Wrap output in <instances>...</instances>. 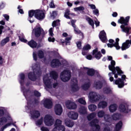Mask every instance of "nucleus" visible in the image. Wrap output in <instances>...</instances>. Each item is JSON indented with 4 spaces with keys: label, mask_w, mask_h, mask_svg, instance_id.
<instances>
[{
    "label": "nucleus",
    "mask_w": 131,
    "mask_h": 131,
    "mask_svg": "<svg viewBox=\"0 0 131 131\" xmlns=\"http://www.w3.org/2000/svg\"><path fill=\"white\" fill-rule=\"evenodd\" d=\"M6 122H8V123L6 124L5 123ZM13 119H12V118L10 115H4V110L1 109L0 110V127L1 126H2V125H4L2 127L1 129V131H4L6 128H8L9 126H11L12 124H13Z\"/></svg>",
    "instance_id": "nucleus-1"
},
{
    "label": "nucleus",
    "mask_w": 131,
    "mask_h": 131,
    "mask_svg": "<svg viewBox=\"0 0 131 131\" xmlns=\"http://www.w3.org/2000/svg\"><path fill=\"white\" fill-rule=\"evenodd\" d=\"M108 69L111 71H112V73H108V76L110 77H112V75L114 74L115 75V78H117L118 77V76L117 74L119 75H121V74H123V72L121 70H120V68L119 67H117L115 68V61L114 60H112L111 62V65L108 66Z\"/></svg>",
    "instance_id": "nucleus-2"
},
{
    "label": "nucleus",
    "mask_w": 131,
    "mask_h": 131,
    "mask_svg": "<svg viewBox=\"0 0 131 131\" xmlns=\"http://www.w3.org/2000/svg\"><path fill=\"white\" fill-rule=\"evenodd\" d=\"M130 17V16H127L124 18L123 17H121L120 19H119L118 20V23H120L121 24H124L122 25L120 27L122 29V31L123 32H125V33H126L127 34H129L130 33L129 31H130V27H125L127 26V23H128V21H129Z\"/></svg>",
    "instance_id": "nucleus-3"
},
{
    "label": "nucleus",
    "mask_w": 131,
    "mask_h": 131,
    "mask_svg": "<svg viewBox=\"0 0 131 131\" xmlns=\"http://www.w3.org/2000/svg\"><path fill=\"white\" fill-rule=\"evenodd\" d=\"M26 99L28 101V106L26 107L27 110H30V115L32 118L35 119V118H38L40 116V113L37 111H33L32 109V100L30 98L29 96H27Z\"/></svg>",
    "instance_id": "nucleus-4"
},
{
    "label": "nucleus",
    "mask_w": 131,
    "mask_h": 131,
    "mask_svg": "<svg viewBox=\"0 0 131 131\" xmlns=\"http://www.w3.org/2000/svg\"><path fill=\"white\" fill-rule=\"evenodd\" d=\"M32 69L33 70V72L29 73L28 74V77L29 79L32 81H34V80H36V78H37V76H39V75H40L41 71H40L39 65H37L36 64L33 65Z\"/></svg>",
    "instance_id": "nucleus-5"
},
{
    "label": "nucleus",
    "mask_w": 131,
    "mask_h": 131,
    "mask_svg": "<svg viewBox=\"0 0 131 131\" xmlns=\"http://www.w3.org/2000/svg\"><path fill=\"white\" fill-rule=\"evenodd\" d=\"M25 75L23 73L19 74V83L21 85V91L24 93L26 99H27V97L30 96L31 92L29 90H27L25 89V86H24V83L25 82Z\"/></svg>",
    "instance_id": "nucleus-6"
},
{
    "label": "nucleus",
    "mask_w": 131,
    "mask_h": 131,
    "mask_svg": "<svg viewBox=\"0 0 131 131\" xmlns=\"http://www.w3.org/2000/svg\"><path fill=\"white\" fill-rule=\"evenodd\" d=\"M60 78L61 81L68 82L71 78V71L69 69H65L60 73Z\"/></svg>",
    "instance_id": "nucleus-7"
},
{
    "label": "nucleus",
    "mask_w": 131,
    "mask_h": 131,
    "mask_svg": "<svg viewBox=\"0 0 131 131\" xmlns=\"http://www.w3.org/2000/svg\"><path fill=\"white\" fill-rule=\"evenodd\" d=\"M88 98L91 103H96L101 100V95L96 92H90Z\"/></svg>",
    "instance_id": "nucleus-8"
},
{
    "label": "nucleus",
    "mask_w": 131,
    "mask_h": 131,
    "mask_svg": "<svg viewBox=\"0 0 131 131\" xmlns=\"http://www.w3.org/2000/svg\"><path fill=\"white\" fill-rule=\"evenodd\" d=\"M43 82L48 89H52L53 87L55 89L58 83H54L53 82V80H50L49 77V75L47 74L43 78Z\"/></svg>",
    "instance_id": "nucleus-9"
},
{
    "label": "nucleus",
    "mask_w": 131,
    "mask_h": 131,
    "mask_svg": "<svg viewBox=\"0 0 131 131\" xmlns=\"http://www.w3.org/2000/svg\"><path fill=\"white\" fill-rule=\"evenodd\" d=\"M52 131H65V127L62 125V120L57 119L55 120Z\"/></svg>",
    "instance_id": "nucleus-10"
},
{
    "label": "nucleus",
    "mask_w": 131,
    "mask_h": 131,
    "mask_svg": "<svg viewBox=\"0 0 131 131\" xmlns=\"http://www.w3.org/2000/svg\"><path fill=\"white\" fill-rule=\"evenodd\" d=\"M43 121L47 126H52L55 122V120L52 115L47 114L43 118Z\"/></svg>",
    "instance_id": "nucleus-11"
},
{
    "label": "nucleus",
    "mask_w": 131,
    "mask_h": 131,
    "mask_svg": "<svg viewBox=\"0 0 131 131\" xmlns=\"http://www.w3.org/2000/svg\"><path fill=\"white\" fill-rule=\"evenodd\" d=\"M97 116L99 118H103V117H104V120L106 122H109L112 120L111 116L108 114L105 115V112L103 110L99 111L97 113Z\"/></svg>",
    "instance_id": "nucleus-12"
},
{
    "label": "nucleus",
    "mask_w": 131,
    "mask_h": 131,
    "mask_svg": "<svg viewBox=\"0 0 131 131\" xmlns=\"http://www.w3.org/2000/svg\"><path fill=\"white\" fill-rule=\"evenodd\" d=\"M33 33H34L36 37H39V36H41V37H43V36H45V34H46V33L45 32L42 28L40 27H38L34 29L33 30Z\"/></svg>",
    "instance_id": "nucleus-13"
},
{
    "label": "nucleus",
    "mask_w": 131,
    "mask_h": 131,
    "mask_svg": "<svg viewBox=\"0 0 131 131\" xmlns=\"http://www.w3.org/2000/svg\"><path fill=\"white\" fill-rule=\"evenodd\" d=\"M66 106L69 110H75L77 108V104L72 100H67L65 102Z\"/></svg>",
    "instance_id": "nucleus-14"
},
{
    "label": "nucleus",
    "mask_w": 131,
    "mask_h": 131,
    "mask_svg": "<svg viewBox=\"0 0 131 131\" xmlns=\"http://www.w3.org/2000/svg\"><path fill=\"white\" fill-rule=\"evenodd\" d=\"M71 83L72 84L71 86V89L72 92H75L79 90V87L78 86V84L77 83V78H73L72 79Z\"/></svg>",
    "instance_id": "nucleus-15"
},
{
    "label": "nucleus",
    "mask_w": 131,
    "mask_h": 131,
    "mask_svg": "<svg viewBox=\"0 0 131 131\" xmlns=\"http://www.w3.org/2000/svg\"><path fill=\"white\" fill-rule=\"evenodd\" d=\"M84 69L87 71V74L88 75H89V76H93V75H96V76H98V77H100V75L99 73V72L97 71H95V70L93 69H89L88 68H84Z\"/></svg>",
    "instance_id": "nucleus-16"
},
{
    "label": "nucleus",
    "mask_w": 131,
    "mask_h": 131,
    "mask_svg": "<svg viewBox=\"0 0 131 131\" xmlns=\"http://www.w3.org/2000/svg\"><path fill=\"white\" fill-rule=\"evenodd\" d=\"M106 84V81H95L94 83L93 86L96 90H101L103 88V85Z\"/></svg>",
    "instance_id": "nucleus-17"
},
{
    "label": "nucleus",
    "mask_w": 131,
    "mask_h": 131,
    "mask_svg": "<svg viewBox=\"0 0 131 131\" xmlns=\"http://www.w3.org/2000/svg\"><path fill=\"white\" fill-rule=\"evenodd\" d=\"M113 41H114L113 39H110L109 42H110V43L107 44V47L108 48H113V47H115L116 50H119L120 49L118 43L119 41V38H117L116 39V42L115 43H112Z\"/></svg>",
    "instance_id": "nucleus-18"
},
{
    "label": "nucleus",
    "mask_w": 131,
    "mask_h": 131,
    "mask_svg": "<svg viewBox=\"0 0 131 131\" xmlns=\"http://www.w3.org/2000/svg\"><path fill=\"white\" fill-rule=\"evenodd\" d=\"M45 17H46V15H45V12L42 10H36L35 18L36 19L38 20H43V19H45Z\"/></svg>",
    "instance_id": "nucleus-19"
},
{
    "label": "nucleus",
    "mask_w": 131,
    "mask_h": 131,
    "mask_svg": "<svg viewBox=\"0 0 131 131\" xmlns=\"http://www.w3.org/2000/svg\"><path fill=\"white\" fill-rule=\"evenodd\" d=\"M54 112L56 115H61L63 112V107L60 104H56L54 106Z\"/></svg>",
    "instance_id": "nucleus-20"
},
{
    "label": "nucleus",
    "mask_w": 131,
    "mask_h": 131,
    "mask_svg": "<svg viewBox=\"0 0 131 131\" xmlns=\"http://www.w3.org/2000/svg\"><path fill=\"white\" fill-rule=\"evenodd\" d=\"M119 111L122 112V113H128V112H130V109L128 108V107L124 105V104H121L119 106Z\"/></svg>",
    "instance_id": "nucleus-21"
},
{
    "label": "nucleus",
    "mask_w": 131,
    "mask_h": 131,
    "mask_svg": "<svg viewBox=\"0 0 131 131\" xmlns=\"http://www.w3.org/2000/svg\"><path fill=\"white\" fill-rule=\"evenodd\" d=\"M75 22H76V20H71L72 26L74 29V31L76 34H80V35H81V38H83V34L80 32V31L76 28V26L75 25V24H74Z\"/></svg>",
    "instance_id": "nucleus-22"
},
{
    "label": "nucleus",
    "mask_w": 131,
    "mask_h": 131,
    "mask_svg": "<svg viewBox=\"0 0 131 131\" xmlns=\"http://www.w3.org/2000/svg\"><path fill=\"white\" fill-rule=\"evenodd\" d=\"M68 116L71 119L76 120L78 118V113L74 111H70L68 113Z\"/></svg>",
    "instance_id": "nucleus-23"
},
{
    "label": "nucleus",
    "mask_w": 131,
    "mask_h": 131,
    "mask_svg": "<svg viewBox=\"0 0 131 131\" xmlns=\"http://www.w3.org/2000/svg\"><path fill=\"white\" fill-rule=\"evenodd\" d=\"M43 105L47 109H51L53 107V101L51 99H46L43 101Z\"/></svg>",
    "instance_id": "nucleus-24"
},
{
    "label": "nucleus",
    "mask_w": 131,
    "mask_h": 131,
    "mask_svg": "<svg viewBox=\"0 0 131 131\" xmlns=\"http://www.w3.org/2000/svg\"><path fill=\"white\" fill-rule=\"evenodd\" d=\"M36 14V10H30L29 11V17L28 20L29 21L30 23H33L34 22V19L32 18L33 16H35Z\"/></svg>",
    "instance_id": "nucleus-25"
},
{
    "label": "nucleus",
    "mask_w": 131,
    "mask_h": 131,
    "mask_svg": "<svg viewBox=\"0 0 131 131\" xmlns=\"http://www.w3.org/2000/svg\"><path fill=\"white\" fill-rule=\"evenodd\" d=\"M61 62L58 59H53L51 62V66L53 68H56V67H59L61 66Z\"/></svg>",
    "instance_id": "nucleus-26"
},
{
    "label": "nucleus",
    "mask_w": 131,
    "mask_h": 131,
    "mask_svg": "<svg viewBox=\"0 0 131 131\" xmlns=\"http://www.w3.org/2000/svg\"><path fill=\"white\" fill-rule=\"evenodd\" d=\"M117 108H118V105L116 103H113L108 106V110L111 113H114V112H116Z\"/></svg>",
    "instance_id": "nucleus-27"
},
{
    "label": "nucleus",
    "mask_w": 131,
    "mask_h": 131,
    "mask_svg": "<svg viewBox=\"0 0 131 131\" xmlns=\"http://www.w3.org/2000/svg\"><path fill=\"white\" fill-rule=\"evenodd\" d=\"M99 38L102 42H106L107 40V36H106V33L104 31L100 32L99 34Z\"/></svg>",
    "instance_id": "nucleus-28"
},
{
    "label": "nucleus",
    "mask_w": 131,
    "mask_h": 131,
    "mask_svg": "<svg viewBox=\"0 0 131 131\" xmlns=\"http://www.w3.org/2000/svg\"><path fill=\"white\" fill-rule=\"evenodd\" d=\"M129 45H131V40H127L126 42L122 44L121 47L122 51H124L126 50V49H128V48L130 47Z\"/></svg>",
    "instance_id": "nucleus-29"
},
{
    "label": "nucleus",
    "mask_w": 131,
    "mask_h": 131,
    "mask_svg": "<svg viewBox=\"0 0 131 131\" xmlns=\"http://www.w3.org/2000/svg\"><path fill=\"white\" fill-rule=\"evenodd\" d=\"M93 55L94 56L95 58L97 60L101 59V57H102V55L101 54V52H98V49H96L93 50Z\"/></svg>",
    "instance_id": "nucleus-30"
},
{
    "label": "nucleus",
    "mask_w": 131,
    "mask_h": 131,
    "mask_svg": "<svg viewBox=\"0 0 131 131\" xmlns=\"http://www.w3.org/2000/svg\"><path fill=\"white\" fill-rule=\"evenodd\" d=\"M107 106H108V103L105 101L99 102L97 105L98 108H101L102 109H105Z\"/></svg>",
    "instance_id": "nucleus-31"
},
{
    "label": "nucleus",
    "mask_w": 131,
    "mask_h": 131,
    "mask_svg": "<svg viewBox=\"0 0 131 131\" xmlns=\"http://www.w3.org/2000/svg\"><path fill=\"white\" fill-rule=\"evenodd\" d=\"M123 80H121V79L119 78L115 81V84H117L118 88L121 89V88H123L124 86V82H123Z\"/></svg>",
    "instance_id": "nucleus-32"
},
{
    "label": "nucleus",
    "mask_w": 131,
    "mask_h": 131,
    "mask_svg": "<svg viewBox=\"0 0 131 131\" xmlns=\"http://www.w3.org/2000/svg\"><path fill=\"white\" fill-rule=\"evenodd\" d=\"M78 112L79 113H80V114H86V113H88V108L85 106H81L79 108Z\"/></svg>",
    "instance_id": "nucleus-33"
},
{
    "label": "nucleus",
    "mask_w": 131,
    "mask_h": 131,
    "mask_svg": "<svg viewBox=\"0 0 131 131\" xmlns=\"http://www.w3.org/2000/svg\"><path fill=\"white\" fill-rule=\"evenodd\" d=\"M50 77L53 78L54 80H57V78H58V73L55 71H51L50 73Z\"/></svg>",
    "instance_id": "nucleus-34"
},
{
    "label": "nucleus",
    "mask_w": 131,
    "mask_h": 131,
    "mask_svg": "<svg viewBox=\"0 0 131 131\" xmlns=\"http://www.w3.org/2000/svg\"><path fill=\"white\" fill-rule=\"evenodd\" d=\"M122 127V122L120 121L116 125V127L113 128V129H114L115 131H119L121 129Z\"/></svg>",
    "instance_id": "nucleus-35"
},
{
    "label": "nucleus",
    "mask_w": 131,
    "mask_h": 131,
    "mask_svg": "<svg viewBox=\"0 0 131 131\" xmlns=\"http://www.w3.org/2000/svg\"><path fill=\"white\" fill-rule=\"evenodd\" d=\"M88 109L91 112H94L97 110V105L94 104H91L88 106Z\"/></svg>",
    "instance_id": "nucleus-36"
},
{
    "label": "nucleus",
    "mask_w": 131,
    "mask_h": 131,
    "mask_svg": "<svg viewBox=\"0 0 131 131\" xmlns=\"http://www.w3.org/2000/svg\"><path fill=\"white\" fill-rule=\"evenodd\" d=\"M90 86H91V82L89 80L82 86V88L84 91H86L88 89H90Z\"/></svg>",
    "instance_id": "nucleus-37"
},
{
    "label": "nucleus",
    "mask_w": 131,
    "mask_h": 131,
    "mask_svg": "<svg viewBox=\"0 0 131 131\" xmlns=\"http://www.w3.org/2000/svg\"><path fill=\"white\" fill-rule=\"evenodd\" d=\"M28 45L33 49L37 47V43H36V42H35L33 40H32L28 42Z\"/></svg>",
    "instance_id": "nucleus-38"
},
{
    "label": "nucleus",
    "mask_w": 131,
    "mask_h": 131,
    "mask_svg": "<svg viewBox=\"0 0 131 131\" xmlns=\"http://www.w3.org/2000/svg\"><path fill=\"white\" fill-rule=\"evenodd\" d=\"M121 118V115L119 113H115L112 116V118L113 120H118L120 118Z\"/></svg>",
    "instance_id": "nucleus-39"
},
{
    "label": "nucleus",
    "mask_w": 131,
    "mask_h": 131,
    "mask_svg": "<svg viewBox=\"0 0 131 131\" xmlns=\"http://www.w3.org/2000/svg\"><path fill=\"white\" fill-rule=\"evenodd\" d=\"M76 102H78L79 104H81L82 105H86V101H85V98L84 97L79 98L76 100Z\"/></svg>",
    "instance_id": "nucleus-40"
},
{
    "label": "nucleus",
    "mask_w": 131,
    "mask_h": 131,
    "mask_svg": "<svg viewBox=\"0 0 131 131\" xmlns=\"http://www.w3.org/2000/svg\"><path fill=\"white\" fill-rule=\"evenodd\" d=\"M65 123L67 126H68V127H72V126L74 125L73 123L69 120H66Z\"/></svg>",
    "instance_id": "nucleus-41"
},
{
    "label": "nucleus",
    "mask_w": 131,
    "mask_h": 131,
    "mask_svg": "<svg viewBox=\"0 0 131 131\" xmlns=\"http://www.w3.org/2000/svg\"><path fill=\"white\" fill-rule=\"evenodd\" d=\"M86 21H88L90 25H91L92 27V28H94V20H93V19H92V18H91V17H86Z\"/></svg>",
    "instance_id": "nucleus-42"
},
{
    "label": "nucleus",
    "mask_w": 131,
    "mask_h": 131,
    "mask_svg": "<svg viewBox=\"0 0 131 131\" xmlns=\"http://www.w3.org/2000/svg\"><path fill=\"white\" fill-rule=\"evenodd\" d=\"M10 41V37H7L5 39H3L1 41V45L2 46H5L7 42H9Z\"/></svg>",
    "instance_id": "nucleus-43"
},
{
    "label": "nucleus",
    "mask_w": 131,
    "mask_h": 131,
    "mask_svg": "<svg viewBox=\"0 0 131 131\" xmlns=\"http://www.w3.org/2000/svg\"><path fill=\"white\" fill-rule=\"evenodd\" d=\"M96 115L97 114H96V113H92L90 114L88 116V120H92V119H93V118H95V117H96Z\"/></svg>",
    "instance_id": "nucleus-44"
},
{
    "label": "nucleus",
    "mask_w": 131,
    "mask_h": 131,
    "mask_svg": "<svg viewBox=\"0 0 131 131\" xmlns=\"http://www.w3.org/2000/svg\"><path fill=\"white\" fill-rule=\"evenodd\" d=\"M103 92L105 94H111L112 93V90L109 87H106L103 89Z\"/></svg>",
    "instance_id": "nucleus-45"
},
{
    "label": "nucleus",
    "mask_w": 131,
    "mask_h": 131,
    "mask_svg": "<svg viewBox=\"0 0 131 131\" xmlns=\"http://www.w3.org/2000/svg\"><path fill=\"white\" fill-rule=\"evenodd\" d=\"M38 56L39 57V59H42L45 57V53H43V51L39 50L38 51Z\"/></svg>",
    "instance_id": "nucleus-46"
},
{
    "label": "nucleus",
    "mask_w": 131,
    "mask_h": 131,
    "mask_svg": "<svg viewBox=\"0 0 131 131\" xmlns=\"http://www.w3.org/2000/svg\"><path fill=\"white\" fill-rule=\"evenodd\" d=\"M102 131H115V130L111 126H106L103 128Z\"/></svg>",
    "instance_id": "nucleus-47"
},
{
    "label": "nucleus",
    "mask_w": 131,
    "mask_h": 131,
    "mask_svg": "<svg viewBox=\"0 0 131 131\" xmlns=\"http://www.w3.org/2000/svg\"><path fill=\"white\" fill-rule=\"evenodd\" d=\"M69 15H70V10H69V9H67L64 13L65 18H67V19H70V17L69 16Z\"/></svg>",
    "instance_id": "nucleus-48"
},
{
    "label": "nucleus",
    "mask_w": 131,
    "mask_h": 131,
    "mask_svg": "<svg viewBox=\"0 0 131 131\" xmlns=\"http://www.w3.org/2000/svg\"><path fill=\"white\" fill-rule=\"evenodd\" d=\"M59 25H60V20L59 19L54 21L52 23L53 27H56V26H59Z\"/></svg>",
    "instance_id": "nucleus-49"
},
{
    "label": "nucleus",
    "mask_w": 131,
    "mask_h": 131,
    "mask_svg": "<svg viewBox=\"0 0 131 131\" xmlns=\"http://www.w3.org/2000/svg\"><path fill=\"white\" fill-rule=\"evenodd\" d=\"M74 10L75 11V12H77V11H84V8L83 6H80L79 7H76L74 8Z\"/></svg>",
    "instance_id": "nucleus-50"
},
{
    "label": "nucleus",
    "mask_w": 131,
    "mask_h": 131,
    "mask_svg": "<svg viewBox=\"0 0 131 131\" xmlns=\"http://www.w3.org/2000/svg\"><path fill=\"white\" fill-rule=\"evenodd\" d=\"M70 40H71V37H67L66 38V44L67 46L70 45Z\"/></svg>",
    "instance_id": "nucleus-51"
},
{
    "label": "nucleus",
    "mask_w": 131,
    "mask_h": 131,
    "mask_svg": "<svg viewBox=\"0 0 131 131\" xmlns=\"http://www.w3.org/2000/svg\"><path fill=\"white\" fill-rule=\"evenodd\" d=\"M43 121V118H41L40 119L37 120L36 122V125H41V124H42Z\"/></svg>",
    "instance_id": "nucleus-52"
},
{
    "label": "nucleus",
    "mask_w": 131,
    "mask_h": 131,
    "mask_svg": "<svg viewBox=\"0 0 131 131\" xmlns=\"http://www.w3.org/2000/svg\"><path fill=\"white\" fill-rule=\"evenodd\" d=\"M53 32H54V28H51L49 31L50 36H54V33H53Z\"/></svg>",
    "instance_id": "nucleus-53"
},
{
    "label": "nucleus",
    "mask_w": 131,
    "mask_h": 131,
    "mask_svg": "<svg viewBox=\"0 0 131 131\" xmlns=\"http://www.w3.org/2000/svg\"><path fill=\"white\" fill-rule=\"evenodd\" d=\"M84 50H86L87 51H89V50H91V46L90 45H86L83 48Z\"/></svg>",
    "instance_id": "nucleus-54"
},
{
    "label": "nucleus",
    "mask_w": 131,
    "mask_h": 131,
    "mask_svg": "<svg viewBox=\"0 0 131 131\" xmlns=\"http://www.w3.org/2000/svg\"><path fill=\"white\" fill-rule=\"evenodd\" d=\"M88 53H89V50H86L85 49H82V54L83 56H85V55H88Z\"/></svg>",
    "instance_id": "nucleus-55"
},
{
    "label": "nucleus",
    "mask_w": 131,
    "mask_h": 131,
    "mask_svg": "<svg viewBox=\"0 0 131 131\" xmlns=\"http://www.w3.org/2000/svg\"><path fill=\"white\" fill-rule=\"evenodd\" d=\"M33 57L35 61L37 60V55H36V52L35 51H34L33 53Z\"/></svg>",
    "instance_id": "nucleus-56"
},
{
    "label": "nucleus",
    "mask_w": 131,
    "mask_h": 131,
    "mask_svg": "<svg viewBox=\"0 0 131 131\" xmlns=\"http://www.w3.org/2000/svg\"><path fill=\"white\" fill-rule=\"evenodd\" d=\"M21 8H22V6H18L17 7V9L19 10L18 12L20 13V14H24V12L23 11V9H21Z\"/></svg>",
    "instance_id": "nucleus-57"
},
{
    "label": "nucleus",
    "mask_w": 131,
    "mask_h": 131,
    "mask_svg": "<svg viewBox=\"0 0 131 131\" xmlns=\"http://www.w3.org/2000/svg\"><path fill=\"white\" fill-rule=\"evenodd\" d=\"M93 14H95V15H96L97 16L99 15V10L97 9H95L93 11Z\"/></svg>",
    "instance_id": "nucleus-58"
},
{
    "label": "nucleus",
    "mask_w": 131,
    "mask_h": 131,
    "mask_svg": "<svg viewBox=\"0 0 131 131\" xmlns=\"http://www.w3.org/2000/svg\"><path fill=\"white\" fill-rule=\"evenodd\" d=\"M57 12L56 11H53L52 14H51V18H55L56 16H57Z\"/></svg>",
    "instance_id": "nucleus-59"
},
{
    "label": "nucleus",
    "mask_w": 131,
    "mask_h": 131,
    "mask_svg": "<svg viewBox=\"0 0 131 131\" xmlns=\"http://www.w3.org/2000/svg\"><path fill=\"white\" fill-rule=\"evenodd\" d=\"M19 37L20 41H22L23 42H27V40L25 39V38H24V37L19 36Z\"/></svg>",
    "instance_id": "nucleus-60"
},
{
    "label": "nucleus",
    "mask_w": 131,
    "mask_h": 131,
    "mask_svg": "<svg viewBox=\"0 0 131 131\" xmlns=\"http://www.w3.org/2000/svg\"><path fill=\"white\" fill-rule=\"evenodd\" d=\"M48 41H49L50 42H54L55 41V38L49 37L48 38Z\"/></svg>",
    "instance_id": "nucleus-61"
},
{
    "label": "nucleus",
    "mask_w": 131,
    "mask_h": 131,
    "mask_svg": "<svg viewBox=\"0 0 131 131\" xmlns=\"http://www.w3.org/2000/svg\"><path fill=\"white\" fill-rule=\"evenodd\" d=\"M41 131H50L48 127H46L45 126H42L40 128Z\"/></svg>",
    "instance_id": "nucleus-62"
},
{
    "label": "nucleus",
    "mask_w": 131,
    "mask_h": 131,
    "mask_svg": "<svg viewBox=\"0 0 131 131\" xmlns=\"http://www.w3.org/2000/svg\"><path fill=\"white\" fill-rule=\"evenodd\" d=\"M76 45L78 49H81V41L77 42Z\"/></svg>",
    "instance_id": "nucleus-63"
},
{
    "label": "nucleus",
    "mask_w": 131,
    "mask_h": 131,
    "mask_svg": "<svg viewBox=\"0 0 131 131\" xmlns=\"http://www.w3.org/2000/svg\"><path fill=\"white\" fill-rule=\"evenodd\" d=\"M50 8H55V4H54V1H52L49 5Z\"/></svg>",
    "instance_id": "nucleus-64"
}]
</instances>
